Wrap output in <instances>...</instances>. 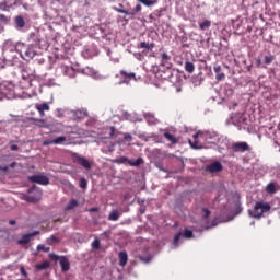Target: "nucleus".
<instances>
[{
    "mask_svg": "<svg viewBox=\"0 0 280 280\" xmlns=\"http://www.w3.org/2000/svg\"><path fill=\"white\" fill-rule=\"evenodd\" d=\"M270 209H271L270 203L266 201H257L254 206V209L248 210V213L252 218H255L256 220H261V218L264 217V213H268Z\"/></svg>",
    "mask_w": 280,
    "mask_h": 280,
    "instance_id": "f257e3e1",
    "label": "nucleus"
},
{
    "mask_svg": "<svg viewBox=\"0 0 280 280\" xmlns=\"http://www.w3.org/2000/svg\"><path fill=\"white\" fill-rule=\"evenodd\" d=\"M40 198H43V190L36 186H33L31 189H28V195L23 196V200L33 203L38 202Z\"/></svg>",
    "mask_w": 280,
    "mask_h": 280,
    "instance_id": "f03ea898",
    "label": "nucleus"
},
{
    "mask_svg": "<svg viewBox=\"0 0 280 280\" xmlns=\"http://www.w3.org/2000/svg\"><path fill=\"white\" fill-rule=\"evenodd\" d=\"M72 161L73 163H77V165H80L81 167H83V170H86L88 172L93 167V162L89 161V159H86L83 155H80L79 153H72Z\"/></svg>",
    "mask_w": 280,
    "mask_h": 280,
    "instance_id": "7ed1b4c3",
    "label": "nucleus"
},
{
    "mask_svg": "<svg viewBox=\"0 0 280 280\" xmlns=\"http://www.w3.org/2000/svg\"><path fill=\"white\" fill-rule=\"evenodd\" d=\"M180 237H184L185 240H191L194 237V232L189 229H185L183 233H177L174 236L173 245L178 246V242H180Z\"/></svg>",
    "mask_w": 280,
    "mask_h": 280,
    "instance_id": "20e7f679",
    "label": "nucleus"
},
{
    "mask_svg": "<svg viewBox=\"0 0 280 280\" xmlns=\"http://www.w3.org/2000/svg\"><path fill=\"white\" fill-rule=\"evenodd\" d=\"M120 75L122 77V81L119 84H130L132 80L137 82V74L135 72H128L126 70H120Z\"/></svg>",
    "mask_w": 280,
    "mask_h": 280,
    "instance_id": "39448f33",
    "label": "nucleus"
},
{
    "mask_svg": "<svg viewBox=\"0 0 280 280\" xmlns=\"http://www.w3.org/2000/svg\"><path fill=\"white\" fill-rule=\"evenodd\" d=\"M232 150L233 152H250V145L246 142H234Z\"/></svg>",
    "mask_w": 280,
    "mask_h": 280,
    "instance_id": "423d86ee",
    "label": "nucleus"
},
{
    "mask_svg": "<svg viewBox=\"0 0 280 280\" xmlns=\"http://www.w3.org/2000/svg\"><path fill=\"white\" fill-rule=\"evenodd\" d=\"M31 183H37V185H49V177L45 175H33L28 177Z\"/></svg>",
    "mask_w": 280,
    "mask_h": 280,
    "instance_id": "0eeeda50",
    "label": "nucleus"
},
{
    "mask_svg": "<svg viewBox=\"0 0 280 280\" xmlns=\"http://www.w3.org/2000/svg\"><path fill=\"white\" fill-rule=\"evenodd\" d=\"M161 67H164V69H172V57L167 55V52L161 54Z\"/></svg>",
    "mask_w": 280,
    "mask_h": 280,
    "instance_id": "6e6552de",
    "label": "nucleus"
},
{
    "mask_svg": "<svg viewBox=\"0 0 280 280\" xmlns=\"http://www.w3.org/2000/svg\"><path fill=\"white\" fill-rule=\"evenodd\" d=\"M223 166L222 163L220 162H213L210 165L206 166V171L209 172L210 174H218V172H222Z\"/></svg>",
    "mask_w": 280,
    "mask_h": 280,
    "instance_id": "1a4fd4ad",
    "label": "nucleus"
},
{
    "mask_svg": "<svg viewBox=\"0 0 280 280\" xmlns=\"http://www.w3.org/2000/svg\"><path fill=\"white\" fill-rule=\"evenodd\" d=\"M65 141H67V137L60 136L52 140H45L43 142V145H62V143H65Z\"/></svg>",
    "mask_w": 280,
    "mask_h": 280,
    "instance_id": "9d476101",
    "label": "nucleus"
},
{
    "mask_svg": "<svg viewBox=\"0 0 280 280\" xmlns=\"http://www.w3.org/2000/svg\"><path fill=\"white\" fill-rule=\"evenodd\" d=\"M213 71L214 73H217L215 80H218V82H221V80H224V78H226V74L222 72V66L215 63L213 66Z\"/></svg>",
    "mask_w": 280,
    "mask_h": 280,
    "instance_id": "9b49d317",
    "label": "nucleus"
},
{
    "mask_svg": "<svg viewBox=\"0 0 280 280\" xmlns=\"http://www.w3.org/2000/svg\"><path fill=\"white\" fill-rule=\"evenodd\" d=\"M59 264L61 266V270L62 272H69L70 268H71V264L69 262V259H67V257L61 256Z\"/></svg>",
    "mask_w": 280,
    "mask_h": 280,
    "instance_id": "f8f14e48",
    "label": "nucleus"
},
{
    "mask_svg": "<svg viewBox=\"0 0 280 280\" xmlns=\"http://www.w3.org/2000/svg\"><path fill=\"white\" fill-rule=\"evenodd\" d=\"M35 108H36V110H38V113L42 117H45V110H50L48 103L36 104Z\"/></svg>",
    "mask_w": 280,
    "mask_h": 280,
    "instance_id": "ddd939ff",
    "label": "nucleus"
},
{
    "mask_svg": "<svg viewBox=\"0 0 280 280\" xmlns=\"http://www.w3.org/2000/svg\"><path fill=\"white\" fill-rule=\"evenodd\" d=\"M27 49V45L19 42L18 44H15L14 46V51H16L18 54H20L21 58H23L25 50Z\"/></svg>",
    "mask_w": 280,
    "mask_h": 280,
    "instance_id": "4468645a",
    "label": "nucleus"
},
{
    "mask_svg": "<svg viewBox=\"0 0 280 280\" xmlns=\"http://www.w3.org/2000/svg\"><path fill=\"white\" fill-rule=\"evenodd\" d=\"M194 142L191 141V140H189V144H190V147L194 149V150H200V148H202V147H199L198 145V138L199 137H202V132H197V133H195L194 136Z\"/></svg>",
    "mask_w": 280,
    "mask_h": 280,
    "instance_id": "2eb2a0df",
    "label": "nucleus"
},
{
    "mask_svg": "<svg viewBox=\"0 0 280 280\" xmlns=\"http://www.w3.org/2000/svg\"><path fill=\"white\" fill-rule=\"evenodd\" d=\"M144 119L149 124V126H156L159 124V119L153 116V114L147 113L144 114Z\"/></svg>",
    "mask_w": 280,
    "mask_h": 280,
    "instance_id": "dca6fc26",
    "label": "nucleus"
},
{
    "mask_svg": "<svg viewBox=\"0 0 280 280\" xmlns=\"http://www.w3.org/2000/svg\"><path fill=\"white\" fill-rule=\"evenodd\" d=\"M119 218H121V212L117 209L112 210L110 213L108 214V220L110 222H117Z\"/></svg>",
    "mask_w": 280,
    "mask_h": 280,
    "instance_id": "f3484780",
    "label": "nucleus"
},
{
    "mask_svg": "<svg viewBox=\"0 0 280 280\" xmlns=\"http://www.w3.org/2000/svg\"><path fill=\"white\" fill-rule=\"evenodd\" d=\"M119 257V266H126L128 264V253L120 252L118 254Z\"/></svg>",
    "mask_w": 280,
    "mask_h": 280,
    "instance_id": "a211bd4d",
    "label": "nucleus"
},
{
    "mask_svg": "<svg viewBox=\"0 0 280 280\" xmlns=\"http://www.w3.org/2000/svg\"><path fill=\"white\" fill-rule=\"evenodd\" d=\"M34 56H36V52H34V50L32 48L26 47L22 58H23V60H26V58H34Z\"/></svg>",
    "mask_w": 280,
    "mask_h": 280,
    "instance_id": "6ab92c4d",
    "label": "nucleus"
},
{
    "mask_svg": "<svg viewBox=\"0 0 280 280\" xmlns=\"http://www.w3.org/2000/svg\"><path fill=\"white\" fill-rule=\"evenodd\" d=\"M185 71H187V73H194V71H196V66L194 65V62L186 61L185 62Z\"/></svg>",
    "mask_w": 280,
    "mask_h": 280,
    "instance_id": "aec40b11",
    "label": "nucleus"
},
{
    "mask_svg": "<svg viewBox=\"0 0 280 280\" xmlns=\"http://www.w3.org/2000/svg\"><path fill=\"white\" fill-rule=\"evenodd\" d=\"M32 241V237L30 236V234H24L22 235V237L18 241V244H20V246H23L25 244H27L28 242Z\"/></svg>",
    "mask_w": 280,
    "mask_h": 280,
    "instance_id": "412c9836",
    "label": "nucleus"
},
{
    "mask_svg": "<svg viewBox=\"0 0 280 280\" xmlns=\"http://www.w3.org/2000/svg\"><path fill=\"white\" fill-rule=\"evenodd\" d=\"M164 138H166V140L173 144L178 143V139L176 138V136H174L170 132H164Z\"/></svg>",
    "mask_w": 280,
    "mask_h": 280,
    "instance_id": "4be33fe9",
    "label": "nucleus"
},
{
    "mask_svg": "<svg viewBox=\"0 0 280 280\" xmlns=\"http://www.w3.org/2000/svg\"><path fill=\"white\" fill-rule=\"evenodd\" d=\"M78 207V200L71 199L70 202L65 208V211H72V209H75Z\"/></svg>",
    "mask_w": 280,
    "mask_h": 280,
    "instance_id": "5701e85b",
    "label": "nucleus"
},
{
    "mask_svg": "<svg viewBox=\"0 0 280 280\" xmlns=\"http://www.w3.org/2000/svg\"><path fill=\"white\" fill-rule=\"evenodd\" d=\"M15 25L16 27H20V28L25 27V20L23 19V16L19 15L15 18Z\"/></svg>",
    "mask_w": 280,
    "mask_h": 280,
    "instance_id": "b1692460",
    "label": "nucleus"
},
{
    "mask_svg": "<svg viewBox=\"0 0 280 280\" xmlns=\"http://www.w3.org/2000/svg\"><path fill=\"white\" fill-rule=\"evenodd\" d=\"M209 27H211V21L209 20H205L199 24V28L201 30V32H205V30H209Z\"/></svg>",
    "mask_w": 280,
    "mask_h": 280,
    "instance_id": "393cba45",
    "label": "nucleus"
},
{
    "mask_svg": "<svg viewBox=\"0 0 280 280\" xmlns=\"http://www.w3.org/2000/svg\"><path fill=\"white\" fill-rule=\"evenodd\" d=\"M50 264L49 261H43L42 264H38L35 266L36 270H47L49 268Z\"/></svg>",
    "mask_w": 280,
    "mask_h": 280,
    "instance_id": "a878e982",
    "label": "nucleus"
},
{
    "mask_svg": "<svg viewBox=\"0 0 280 280\" xmlns=\"http://www.w3.org/2000/svg\"><path fill=\"white\" fill-rule=\"evenodd\" d=\"M128 163L131 167H139L143 163V158H138L136 161H129Z\"/></svg>",
    "mask_w": 280,
    "mask_h": 280,
    "instance_id": "bb28decb",
    "label": "nucleus"
},
{
    "mask_svg": "<svg viewBox=\"0 0 280 280\" xmlns=\"http://www.w3.org/2000/svg\"><path fill=\"white\" fill-rule=\"evenodd\" d=\"M75 117H78V119H84V117H86L89 115V113L86 110H77L74 112Z\"/></svg>",
    "mask_w": 280,
    "mask_h": 280,
    "instance_id": "cd10ccee",
    "label": "nucleus"
},
{
    "mask_svg": "<svg viewBox=\"0 0 280 280\" xmlns=\"http://www.w3.org/2000/svg\"><path fill=\"white\" fill-rule=\"evenodd\" d=\"M273 61H275V56L273 55H269V56L264 57V65H272Z\"/></svg>",
    "mask_w": 280,
    "mask_h": 280,
    "instance_id": "c85d7f7f",
    "label": "nucleus"
},
{
    "mask_svg": "<svg viewBox=\"0 0 280 280\" xmlns=\"http://www.w3.org/2000/svg\"><path fill=\"white\" fill-rule=\"evenodd\" d=\"M0 93L4 97H8V95H10V90L5 88V84H0Z\"/></svg>",
    "mask_w": 280,
    "mask_h": 280,
    "instance_id": "c756f323",
    "label": "nucleus"
},
{
    "mask_svg": "<svg viewBox=\"0 0 280 280\" xmlns=\"http://www.w3.org/2000/svg\"><path fill=\"white\" fill-rule=\"evenodd\" d=\"M266 191L268 194H276L277 188H276L275 184H272V183L268 184L267 187H266Z\"/></svg>",
    "mask_w": 280,
    "mask_h": 280,
    "instance_id": "7c9ffc66",
    "label": "nucleus"
},
{
    "mask_svg": "<svg viewBox=\"0 0 280 280\" xmlns=\"http://www.w3.org/2000/svg\"><path fill=\"white\" fill-rule=\"evenodd\" d=\"M202 220H209V215H211V210L209 208H202Z\"/></svg>",
    "mask_w": 280,
    "mask_h": 280,
    "instance_id": "2f4dec72",
    "label": "nucleus"
},
{
    "mask_svg": "<svg viewBox=\"0 0 280 280\" xmlns=\"http://www.w3.org/2000/svg\"><path fill=\"white\" fill-rule=\"evenodd\" d=\"M88 185H89V182H86V178L84 177L80 178L79 187H81V189H86Z\"/></svg>",
    "mask_w": 280,
    "mask_h": 280,
    "instance_id": "473e14b6",
    "label": "nucleus"
},
{
    "mask_svg": "<svg viewBox=\"0 0 280 280\" xmlns=\"http://www.w3.org/2000/svg\"><path fill=\"white\" fill-rule=\"evenodd\" d=\"M140 3H143V5H147L148 8H150V5H154V3H156L155 0H138Z\"/></svg>",
    "mask_w": 280,
    "mask_h": 280,
    "instance_id": "72a5a7b5",
    "label": "nucleus"
},
{
    "mask_svg": "<svg viewBox=\"0 0 280 280\" xmlns=\"http://www.w3.org/2000/svg\"><path fill=\"white\" fill-rule=\"evenodd\" d=\"M140 47L142 48V49H153L154 48V44H148V43H145V42H141L140 43Z\"/></svg>",
    "mask_w": 280,
    "mask_h": 280,
    "instance_id": "f704fd0d",
    "label": "nucleus"
},
{
    "mask_svg": "<svg viewBox=\"0 0 280 280\" xmlns=\"http://www.w3.org/2000/svg\"><path fill=\"white\" fill-rule=\"evenodd\" d=\"M37 250L38 252L42 250L43 253H49L50 248L45 246V245H43V244H39V245H37Z\"/></svg>",
    "mask_w": 280,
    "mask_h": 280,
    "instance_id": "c9c22d12",
    "label": "nucleus"
},
{
    "mask_svg": "<svg viewBox=\"0 0 280 280\" xmlns=\"http://www.w3.org/2000/svg\"><path fill=\"white\" fill-rule=\"evenodd\" d=\"M0 23H4V25H8L10 23V19L5 16L4 14H0Z\"/></svg>",
    "mask_w": 280,
    "mask_h": 280,
    "instance_id": "e433bc0d",
    "label": "nucleus"
},
{
    "mask_svg": "<svg viewBox=\"0 0 280 280\" xmlns=\"http://www.w3.org/2000/svg\"><path fill=\"white\" fill-rule=\"evenodd\" d=\"M92 248H94V250H97L100 248V238H95L92 242Z\"/></svg>",
    "mask_w": 280,
    "mask_h": 280,
    "instance_id": "4c0bfd02",
    "label": "nucleus"
},
{
    "mask_svg": "<svg viewBox=\"0 0 280 280\" xmlns=\"http://www.w3.org/2000/svg\"><path fill=\"white\" fill-rule=\"evenodd\" d=\"M56 242H59L58 237H56L55 235H51L48 238V244H56Z\"/></svg>",
    "mask_w": 280,
    "mask_h": 280,
    "instance_id": "58836bf2",
    "label": "nucleus"
},
{
    "mask_svg": "<svg viewBox=\"0 0 280 280\" xmlns=\"http://www.w3.org/2000/svg\"><path fill=\"white\" fill-rule=\"evenodd\" d=\"M114 10H115V12H118L119 14H128V11H127V10L119 9V8H117V7H114Z\"/></svg>",
    "mask_w": 280,
    "mask_h": 280,
    "instance_id": "ea45409f",
    "label": "nucleus"
},
{
    "mask_svg": "<svg viewBox=\"0 0 280 280\" xmlns=\"http://www.w3.org/2000/svg\"><path fill=\"white\" fill-rule=\"evenodd\" d=\"M127 16H130V19H135V15L137 14L136 12H135V10H132V11H127V13H125Z\"/></svg>",
    "mask_w": 280,
    "mask_h": 280,
    "instance_id": "a19ab883",
    "label": "nucleus"
},
{
    "mask_svg": "<svg viewBox=\"0 0 280 280\" xmlns=\"http://www.w3.org/2000/svg\"><path fill=\"white\" fill-rule=\"evenodd\" d=\"M124 139H125V141L130 142V141H132V136L130 133H125Z\"/></svg>",
    "mask_w": 280,
    "mask_h": 280,
    "instance_id": "79ce46f5",
    "label": "nucleus"
},
{
    "mask_svg": "<svg viewBox=\"0 0 280 280\" xmlns=\"http://www.w3.org/2000/svg\"><path fill=\"white\" fill-rule=\"evenodd\" d=\"M141 10H142L141 4H137V5L133 8V11H135L136 14H138V12H141Z\"/></svg>",
    "mask_w": 280,
    "mask_h": 280,
    "instance_id": "37998d69",
    "label": "nucleus"
},
{
    "mask_svg": "<svg viewBox=\"0 0 280 280\" xmlns=\"http://www.w3.org/2000/svg\"><path fill=\"white\" fill-rule=\"evenodd\" d=\"M129 161H128V158H126V156H120L119 159H118V163H128Z\"/></svg>",
    "mask_w": 280,
    "mask_h": 280,
    "instance_id": "c03bdc74",
    "label": "nucleus"
},
{
    "mask_svg": "<svg viewBox=\"0 0 280 280\" xmlns=\"http://www.w3.org/2000/svg\"><path fill=\"white\" fill-rule=\"evenodd\" d=\"M49 258H50L52 261H58V255H56V254H49Z\"/></svg>",
    "mask_w": 280,
    "mask_h": 280,
    "instance_id": "a18cd8bd",
    "label": "nucleus"
},
{
    "mask_svg": "<svg viewBox=\"0 0 280 280\" xmlns=\"http://www.w3.org/2000/svg\"><path fill=\"white\" fill-rule=\"evenodd\" d=\"M90 213H97V211H100V208L97 207H93L89 209Z\"/></svg>",
    "mask_w": 280,
    "mask_h": 280,
    "instance_id": "49530a36",
    "label": "nucleus"
},
{
    "mask_svg": "<svg viewBox=\"0 0 280 280\" xmlns=\"http://www.w3.org/2000/svg\"><path fill=\"white\" fill-rule=\"evenodd\" d=\"M40 232L39 231H34L32 233H28L30 237H36V235H39Z\"/></svg>",
    "mask_w": 280,
    "mask_h": 280,
    "instance_id": "de8ad7c7",
    "label": "nucleus"
},
{
    "mask_svg": "<svg viewBox=\"0 0 280 280\" xmlns=\"http://www.w3.org/2000/svg\"><path fill=\"white\" fill-rule=\"evenodd\" d=\"M20 272L21 275H23V277H27V271H25V267H21Z\"/></svg>",
    "mask_w": 280,
    "mask_h": 280,
    "instance_id": "09e8293b",
    "label": "nucleus"
},
{
    "mask_svg": "<svg viewBox=\"0 0 280 280\" xmlns=\"http://www.w3.org/2000/svg\"><path fill=\"white\" fill-rule=\"evenodd\" d=\"M10 150H11L12 152H18L19 145L13 144V145L10 147Z\"/></svg>",
    "mask_w": 280,
    "mask_h": 280,
    "instance_id": "8fccbe9b",
    "label": "nucleus"
},
{
    "mask_svg": "<svg viewBox=\"0 0 280 280\" xmlns=\"http://www.w3.org/2000/svg\"><path fill=\"white\" fill-rule=\"evenodd\" d=\"M8 170H9V167H8V166H2V165H0V172H4V173H7V172H8Z\"/></svg>",
    "mask_w": 280,
    "mask_h": 280,
    "instance_id": "3c124183",
    "label": "nucleus"
},
{
    "mask_svg": "<svg viewBox=\"0 0 280 280\" xmlns=\"http://www.w3.org/2000/svg\"><path fill=\"white\" fill-rule=\"evenodd\" d=\"M109 130H110V137H115V127H110L109 128Z\"/></svg>",
    "mask_w": 280,
    "mask_h": 280,
    "instance_id": "603ef678",
    "label": "nucleus"
},
{
    "mask_svg": "<svg viewBox=\"0 0 280 280\" xmlns=\"http://www.w3.org/2000/svg\"><path fill=\"white\" fill-rule=\"evenodd\" d=\"M240 213H242V208H241V207H237V208H236L235 215H240Z\"/></svg>",
    "mask_w": 280,
    "mask_h": 280,
    "instance_id": "864d4df0",
    "label": "nucleus"
},
{
    "mask_svg": "<svg viewBox=\"0 0 280 280\" xmlns=\"http://www.w3.org/2000/svg\"><path fill=\"white\" fill-rule=\"evenodd\" d=\"M257 67H261V59H256Z\"/></svg>",
    "mask_w": 280,
    "mask_h": 280,
    "instance_id": "5fc2aeb1",
    "label": "nucleus"
},
{
    "mask_svg": "<svg viewBox=\"0 0 280 280\" xmlns=\"http://www.w3.org/2000/svg\"><path fill=\"white\" fill-rule=\"evenodd\" d=\"M9 224H10L11 226H14V224H16V221H15V220H10V221H9Z\"/></svg>",
    "mask_w": 280,
    "mask_h": 280,
    "instance_id": "6e6d98bb",
    "label": "nucleus"
},
{
    "mask_svg": "<svg viewBox=\"0 0 280 280\" xmlns=\"http://www.w3.org/2000/svg\"><path fill=\"white\" fill-rule=\"evenodd\" d=\"M9 167H16V162L11 163Z\"/></svg>",
    "mask_w": 280,
    "mask_h": 280,
    "instance_id": "4d7b16f0",
    "label": "nucleus"
},
{
    "mask_svg": "<svg viewBox=\"0 0 280 280\" xmlns=\"http://www.w3.org/2000/svg\"><path fill=\"white\" fill-rule=\"evenodd\" d=\"M103 235H105V237H108V235H110V232H104Z\"/></svg>",
    "mask_w": 280,
    "mask_h": 280,
    "instance_id": "13d9d810",
    "label": "nucleus"
},
{
    "mask_svg": "<svg viewBox=\"0 0 280 280\" xmlns=\"http://www.w3.org/2000/svg\"><path fill=\"white\" fill-rule=\"evenodd\" d=\"M57 117H62V114H61V110H60V109H58V115H57Z\"/></svg>",
    "mask_w": 280,
    "mask_h": 280,
    "instance_id": "bf43d9fd",
    "label": "nucleus"
},
{
    "mask_svg": "<svg viewBox=\"0 0 280 280\" xmlns=\"http://www.w3.org/2000/svg\"><path fill=\"white\" fill-rule=\"evenodd\" d=\"M14 121H21V118H16V119H14Z\"/></svg>",
    "mask_w": 280,
    "mask_h": 280,
    "instance_id": "052dcab7",
    "label": "nucleus"
},
{
    "mask_svg": "<svg viewBox=\"0 0 280 280\" xmlns=\"http://www.w3.org/2000/svg\"><path fill=\"white\" fill-rule=\"evenodd\" d=\"M23 80H26L25 74L22 75Z\"/></svg>",
    "mask_w": 280,
    "mask_h": 280,
    "instance_id": "680f3d73",
    "label": "nucleus"
}]
</instances>
